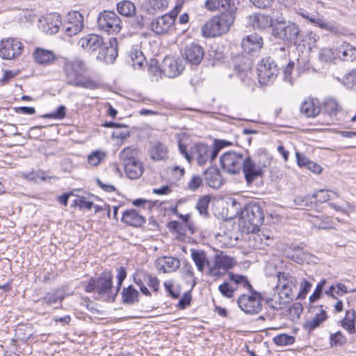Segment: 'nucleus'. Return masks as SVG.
<instances>
[{
	"label": "nucleus",
	"instance_id": "1",
	"mask_svg": "<svg viewBox=\"0 0 356 356\" xmlns=\"http://www.w3.org/2000/svg\"><path fill=\"white\" fill-rule=\"evenodd\" d=\"M86 70L85 64L82 60L79 59L66 60L64 63V72L67 84L90 90L97 88L96 81L89 77L83 76Z\"/></svg>",
	"mask_w": 356,
	"mask_h": 356
},
{
	"label": "nucleus",
	"instance_id": "2",
	"mask_svg": "<svg viewBox=\"0 0 356 356\" xmlns=\"http://www.w3.org/2000/svg\"><path fill=\"white\" fill-rule=\"evenodd\" d=\"M264 220L261 206L257 202H249L241 211L240 224L247 232H254Z\"/></svg>",
	"mask_w": 356,
	"mask_h": 356
},
{
	"label": "nucleus",
	"instance_id": "3",
	"mask_svg": "<svg viewBox=\"0 0 356 356\" xmlns=\"http://www.w3.org/2000/svg\"><path fill=\"white\" fill-rule=\"evenodd\" d=\"M236 264L237 261L235 257H231L222 251H218L213 256L211 264H208L207 275L215 280L220 279Z\"/></svg>",
	"mask_w": 356,
	"mask_h": 356
},
{
	"label": "nucleus",
	"instance_id": "4",
	"mask_svg": "<svg viewBox=\"0 0 356 356\" xmlns=\"http://www.w3.org/2000/svg\"><path fill=\"white\" fill-rule=\"evenodd\" d=\"M97 26L108 34H118L122 29V22L114 11L104 10L98 15Z\"/></svg>",
	"mask_w": 356,
	"mask_h": 356
},
{
	"label": "nucleus",
	"instance_id": "5",
	"mask_svg": "<svg viewBox=\"0 0 356 356\" xmlns=\"http://www.w3.org/2000/svg\"><path fill=\"white\" fill-rule=\"evenodd\" d=\"M299 26L291 22H277L273 26V35L281 40L296 44L300 36Z\"/></svg>",
	"mask_w": 356,
	"mask_h": 356
},
{
	"label": "nucleus",
	"instance_id": "6",
	"mask_svg": "<svg viewBox=\"0 0 356 356\" xmlns=\"http://www.w3.org/2000/svg\"><path fill=\"white\" fill-rule=\"evenodd\" d=\"M257 73L259 82L262 85L273 83L279 74V67L270 57L262 58L258 64Z\"/></svg>",
	"mask_w": 356,
	"mask_h": 356
},
{
	"label": "nucleus",
	"instance_id": "7",
	"mask_svg": "<svg viewBox=\"0 0 356 356\" xmlns=\"http://www.w3.org/2000/svg\"><path fill=\"white\" fill-rule=\"evenodd\" d=\"M250 293V294H243L238 298V305L246 314H258L262 309L261 296L253 289Z\"/></svg>",
	"mask_w": 356,
	"mask_h": 356
},
{
	"label": "nucleus",
	"instance_id": "8",
	"mask_svg": "<svg viewBox=\"0 0 356 356\" xmlns=\"http://www.w3.org/2000/svg\"><path fill=\"white\" fill-rule=\"evenodd\" d=\"M112 276L110 273H102L97 281V293L99 298L105 301H113L118 289L112 286Z\"/></svg>",
	"mask_w": 356,
	"mask_h": 356
},
{
	"label": "nucleus",
	"instance_id": "9",
	"mask_svg": "<svg viewBox=\"0 0 356 356\" xmlns=\"http://www.w3.org/2000/svg\"><path fill=\"white\" fill-rule=\"evenodd\" d=\"M219 152L218 147H212L199 143L191 147L192 160L195 159L200 165H204L208 161H213Z\"/></svg>",
	"mask_w": 356,
	"mask_h": 356
},
{
	"label": "nucleus",
	"instance_id": "10",
	"mask_svg": "<svg viewBox=\"0 0 356 356\" xmlns=\"http://www.w3.org/2000/svg\"><path fill=\"white\" fill-rule=\"evenodd\" d=\"M24 45L15 38H7L1 40L0 44V56L3 59H15L22 54Z\"/></svg>",
	"mask_w": 356,
	"mask_h": 356
},
{
	"label": "nucleus",
	"instance_id": "11",
	"mask_svg": "<svg viewBox=\"0 0 356 356\" xmlns=\"http://www.w3.org/2000/svg\"><path fill=\"white\" fill-rule=\"evenodd\" d=\"M245 156L234 152H229L220 157L222 168L229 174H236L242 169Z\"/></svg>",
	"mask_w": 356,
	"mask_h": 356
},
{
	"label": "nucleus",
	"instance_id": "12",
	"mask_svg": "<svg viewBox=\"0 0 356 356\" xmlns=\"http://www.w3.org/2000/svg\"><path fill=\"white\" fill-rule=\"evenodd\" d=\"M242 169L245 178L248 184H251L258 177L263 174V170L266 167L265 162L259 161L258 163L251 159L250 156H245Z\"/></svg>",
	"mask_w": 356,
	"mask_h": 356
},
{
	"label": "nucleus",
	"instance_id": "13",
	"mask_svg": "<svg viewBox=\"0 0 356 356\" xmlns=\"http://www.w3.org/2000/svg\"><path fill=\"white\" fill-rule=\"evenodd\" d=\"M84 26L83 16L78 11H70L67 15L64 24L65 33L68 36L76 35L81 31Z\"/></svg>",
	"mask_w": 356,
	"mask_h": 356
},
{
	"label": "nucleus",
	"instance_id": "14",
	"mask_svg": "<svg viewBox=\"0 0 356 356\" xmlns=\"http://www.w3.org/2000/svg\"><path fill=\"white\" fill-rule=\"evenodd\" d=\"M184 66L180 58L173 56H165L162 62V72L164 76L169 78H174L179 75Z\"/></svg>",
	"mask_w": 356,
	"mask_h": 356
},
{
	"label": "nucleus",
	"instance_id": "15",
	"mask_svg": "<svg viewBox=\"0 0 356 356\" xmlns=\"http://www.w3.org/2000/svg\"><path fill=\"white\" fill-rule=\"evenodd\" d=\"M62 24L60 15L58 13H49L39 19V27L47 34L56 33Z\"/></svg>",
	"mask_w": 356,
	"mask_h": 356
},
{
	"label": "nucleus",
	"instance_id": "16",
	"mask_svg": "<svg viewBox=\"0 0 356 356\" xmlns=\"http://www.w3.org/2000/svg\"><path fill=\"white\" fill-rule=\"evenodd\" d=\"M296 279L289 273H279L275 288L293 298V289L296 286Z\"/></svg>",
	"mask_w": 356,
	"mask_h": 356
},
{
	"label": "nucleus",
	"instance_id": "17",
	"mask_svg": "<svg viewBox=\"0 0 356 356\" xmlns=\"http://www.w3.org/2000/svg\"><path fill=\"white\" fill-rule=\"evenodd\" d=\"M310 313L313 316L304 324L305 328L309 332L318 327L327 318V313L322 305L312 307Z\"/></svg>",
	"mask_w": 356,
	"mask_h": 356
},
{
	"label": "nucleus",
	"instance_id": "18",
	"mask_svg": "<svg viewBox=\"0 0 356 356\" xmlns=\"http://www.w3.org/2000/svg\"><path fill=\"white\" fill-rule=\"evenodd\" d=\"M263 44L262 38L257 33H252L242 40L241 47L247 54H254L260 51Z\"/></svg>",
	"mask_w": 356,
	"mask_h": 356
},
{
	"label": "nucleus",
	"instance_id": "19",
	"mask_svg": "<svg viewBox=\"0 0 356 356\" xmlns=\"http://www.w3.org/2000/svg\"><path fill=\"white\" fill-rule=\"evenodd\" d=\"M174 22L175 19L171 15H164L152 22L151 29L157 35L165 34L170 30Z\"/></svg>",
	"mask_w": 356,
	"mask_h": 356
},
{
	"label": "nucleus",
	"instance_id": "20",
	"mask_svg": "<svg viewBox=\"0 0 356 356\" xmlns=\"http://www.w3.org/2000/svg\"><path fill=\"white\" fill-rule=\"evenodd\" d=\"M292 300L291 296L275 287L273 293L267 298L266 302L269 307L278 310L284 308Z\"/></svg>",
	"mask_w": 356,
	"mask_h": 356
},
{
	"label": "nucleus",
	"instance_id": "21",
	"mask_svg": "<svg viewBox=\"0 0 356 356\" xmlns=\"http://www.w3.org/2000/svg\"><path fill=\"white\" fill-rule=\"evenodd\" d=\"M298 14L303 18L307 19L311 23L314 24L315 26L323 29L325 30L329 31L331 33H334L336 34H340L341 32L339 30V28L334 24H330L327 22L323 17H316L314 15L309 14L306 11H300Z\"/></svg>",
	"mask_w": 356,
	"mask_h": 356
},
{
	"label": "nucleus",
	"instance_id": "22",
	"mask_svg": "<svg viewBox=\"0 0 356 356\" xmlns=\"http://www.w3.org/2000/svg\"><path fill=\"white\" fill-rule=\"evenodd\" d=\"M103 44V38L98 35L89 34L81 38L78 42L83 50L88 52H94Z\"/></svg>",
	"mask_w": 356,
	"mask_h": 356
},
{
	"label": "nucleus",
	"instance_id": "23",
	"mask_svg": "<svg viewBox=\"0 0 356 356\" xmlns=\"http://www.w3.org/2000/svg\"><path fill=\"white\" fill-rule=\"evenodd\" d=\"M220 35L227 33L234 24L236 15L223 12L220 15L213 17Z\"/></svg>",
	"mask_w": 356,
	"mask_h": 356
},
{
	"label": "nucleus",
	"instance_id": "24",
	"mask_svg": "<svg viewBox=\"0 0 356 356\" xmlns=\"http://www.w3.org/2000/svg\"><path fill=\"white\" fill-rule=\"evenodd\" d=\"M179 260L172 257H161L156 261L157 270L163 273L174 272L179 268Z\"/></svg>",
	"mask_w": 356,
	"mask_h": 356
},
{
	"label": "nucleus",
	"instance_id": "25",
	"mask_svg": "<svg viewBox=\"0 0 356 356\" xmlns=\"http://www.w3.org/2000/svg\"><path fill=\"white\" fill-rule=\"evenodd\" d=\"M185 56L190 63L199 65L204 57V51L202 47L199 44L191 43L186 45L185 48Z\"/></svg>",
	"mask_w": 356,
	"mask_h": 356
},
{
	"label": "nucleus",
	"instance_id": "26",
	"mask_svg": "<svg viewBox=\"0 0 356 356\" xmlns=\"http://www.w3.org/2000/svg\"><path fill=\"white\" fill-rule=\"evenodd\" d=\"M33 58L36 63L42 65H48L54 62L56 56L54 51L51 50L37 47L33 52Z\"/></svg>",
	"mask_w": 356,
	"mask_h": 356
},
{
	"label": "nucleus",
	"instance_id": "27",
	"mask_svg": "<svg viewBox=\"0 0 356 356\" xmlns=\"http://www.w3.org/2000/svg\"><path fill=\"white\" fill-rule=\"evenodd\" d=\"M121 220L124 223L133 227H140L145 222V218L134 209L124 211Z\"/></svg>",
	"mask_w": 356,
	"mask_h": 356
},
{
	"label": "nucleus",
	"instance_id": "28",
	"mask_svg": "<svg viewBox=\"0 0 356 356\" xmlns=\"http://www.w3.org/2000/svg\"><path fill=\"white\" fill-rule=\"evenodd\" d=\"M249 23L256 29H266L273 25L272 19L266 15L254 13L249 16Z\"/></svg>",
	"mask_w": 356,
	"mask_h": 356
},
{
	"label": "nucleus",
	"instance_id": "29",
	"mask_svg": "<svg viewBox=\"0 0 356 356\" xmlns=\"http://www.w3.org/2000/svg\"><path fill=\"white\" fill-rule=\"evenodd\" d=\"M300 111L307 118H314L320 113V104L317 99L308 98L302 103Z\"/></svg>",
	"mask_w": 356,
	"mask_h": 356
},
{
	"label": "nucleus",
	"instance_id": "30",
	"mask_svg": "<svg viewBox=\"0 0 356 356\" xmlns=\"http://www.w3.org/2000/svg\"><path fill=\"white\" fill-rule=\"evenodd\" d=\"M128 62L136 70H143L147 65V60L143 53L138 49H133L129 51Z\"/></svg>",
	"mask_w": 356,
	"mask_h": 356
},
{
	"label": "nucleus",
	"instance_id": "31",
	"mask_svg": "<svg viewBox=\"0 0 356 356\" xmlns=\"http://www.w3.org/2000/svg\"><path fill=\"white\" fill-rule=\"evenodd\" d=\"M251 234L248 238L249 245L255 249H262L264 245H268L267 241L270 239V236L264 233V231L258 230L256 232H250Z\"/></svg>",
	"mask_w": 356,
	"mask_h": 356
},
{
	"label": "nucleus",
	"instance_id": "32",
	"mask_svg": "<svg viewBox=\"0 0 356 356\" xmlns=\"http://www.w3.org/2000/svg\"><path fill=\"white\" fill-rule=\"evenodd\" d=\"M204 179L209 186L215 189L219 188L223 183L219 170L216 168H208L205 170Z\"/></svg>",
	"mask_w": 356,
	"mask_h": 356
},
{
	"label": "nucleus",
	"instance_id": "33",
	"mask_svg": "<svg viewBox=\"0 0 356 356\" xmlns=\"http://www.w3.org/2000/svg\"><path fill=\"white\" fill-rule=\"evenodd\" d=\"M126 175L131 179L139 178L144 170L143 163L138 159L124 165Z\"/></svg>",
	"mask_w": 356,
	"mask_h": 356
},
{
	"label": "nucleus",
	"instance_id": "34",
	"mask_svg": "<svg viewBox=\"0 0 356 356\" xmlns=\"http://www.w3.org/2000/svg\"><path fill=\"white\" fill-rule=\"evenodd\" d=\"M355 318L356 314L354 309H350L346 310V315L340 321L341 326L345 329L348 333L353 334L355 332Z\"/></svg>",
	"mask_w": 356,
	"mask_h": 356
},
{
	"label": "nucleus",
	"instance_id": "35",
	"mask_svg": "<svg viewBox=\"0 0 356 356\" xmlns=\"http://www.w3.org/2000/svg\"><path fill=\"white\" fill-rule=\"evenodd\" d=\"M337 57L346 60L353 61L356 58V48L349 43H343L337 50Z\"/></svg>",
	"mask_w": 356,
	"mask_h": 356
},
{
	"label": "nucleus",
	"instance_id": "36",
	"mask_svg": "<svg viewBox=\"0 0 356 356\" xmlns=\"http://www.w3.org/2000/svg\"><path fill=\"white\" fill-rule=\"evenodd\" d=\"M191 257L200 272H203L205 267H208V264H211V261L207 259L205 252L202 250H192Z\"/></svg>",
	"mask_w": 356,
	"mask_h": 356
},
{
	"label": "nucleus",
	"instance_id": "37",
	"mask_svg": "<svg viewBox=\"0 0 356 356\" xmlns=\"http://www.w3.org/2000/svg\"><path fill=\"white\" fill-rule=\"evenodd\" d=\"M116 8L121 15L127 17H132L136 14V6L130 1L124 0L118 2Z\"/></svg>",
	"mask_w": 356,
	"mask_h": 356
},
{
	"label": "nucleus",
	"instance_id": "38",
	"mask_svg": "<svg viewBox=\"0 0 356 356\" xmlns=\"http://www.w3.org/2000/svg\"><path fill=\"white\" fill-rule=\"evenodd\" d=\"M216 21L212 17L202 27V35L205 38H214L220 36V33L217 28Z\"/></svg>",
	"mask_w": 356,
	"mask_h": 356
},
{
	"label": "nucleus",
	"instance_id": "39",
	"mask_svg": "<svg viewBox=\"0 0 356 356\" xmlns=\"http://www.w3.org/2000/svg\"><path fill=\"white\" fill-rule=\"evenodd\" d=\"M168 149L164 145L156 143L150 150V156L153 160H164L168 158Z\"/></svg>",
	"mask_w": 356,
	"mask_h": 356
},
{
	"label": "nucleus",
	"instance_id": "40",
	"mask_svg": "<svg viewBox=\"0 0 356 356\" xmlns=\"http://www.w3.org/2000/svg\"><path fill=\"white\" fill-rule=\"evenodd\" d=\"M229 278L230 281L236 285L235 287H237V286H241L244 289L249 290V291H252V286L245 276L233 273H229Z\"/></svg>",
	"mask_w": 356,
	"mask_h": 356
},
{
	"label": "nucleus",
	"instance_id": "41",
	"mask_svg": "<svg viewBox=\"0 0 356 356\" xmlns=\"http://www.w3.org/2000/svg\"><path fill=\"white\" fill-rule=\"evenodd\" d=\"M138 150L136 148L131 147H127L124 148L119 154L120 159L123 162L124 165H127V163H131L136 160V155Z\"/></svg>",
	"mask_w": 356,
	"mask_h": 356
},
{
	"label": "nucleus",
	"instance_id": "42",
	"mask_svg": "<svg viewBox=\"0 0 356 356\" xmlns=\"http://www.w3.org/2000/svg\"><path fill=\"white\" fill-rule=\"evenodd\" d=\"M138 291L133 286H129L123 289L122 299L125 303L134 304L138 301Z\"/></svg>",
	"mask_w": 356,
	"mask_h": 356
},
{
	"label": "nucleus",
	"instance_id": "43",
	"mask_svg": "<svg viewBox=\"0 0 356 356\" xmlns=\"http://www.w3.org/2000/svg\"><path fill=\"white\" fill-rule=\"evenodd\" d=\"M312 224L318 229H331L333 227L331 218L329 216H316L312 220Z\"/></svg>",
	"mask_w": 356,
	"mask_h": 356
},
{
	"label": "nucleus",
	"instance_id": "44",
	"mask_svg": "<svg viewBox=\"0 0 356 356\" xmlns=\"http://www.w3.org/2000/svg\"><path fill=\"white\" fill-rule=\"evenodd\" d=\"M337 57V51L330 48H323L321 49L318 58L324 63H331Z\"/></svg>",
	"mask_w": 356,
	"mask_h": 356
},
{
	"label": "nucleus",
	"instance_id": "45",
	"mask_svg": "<svg viewBox=\"0 0 356 356\" xmlns=\"http://www.w3.org/2000/svg\"><path fill=\"white\" fill-rule=\"evenodd\" d=\"M148 11L154 14L156 12L163 11L168 7L167 0H148Z\"/></svg>",
	"mask_w": 356,
	"mask_h": 356
},
{
	"label": "nucleus",
	"instance_id": "46",
	"mask_svg": "<svg viewBox=\"0 0 356 356\" xmlns=\"http://www.w3.org/2000/svg\"><path fill=\"white\" fill-rule=\"evenodd\" d=\"M106 154L104 151L97 150L92 152L88 156V163L92 166H97L105 160Z\"/></svg>",
	"mask_w": 356,
	"mask_h": 356
},
{
	"label": "nucleus",
	"instance_id": "47",
	"mask_svg": "<svg viewBox=\"0 0 356 356\" xmlns=\"http://www.w3.org/2000/svg\"><path fill=\"white\" fill-rule=\"evenodd\" d=\"M237 287H235L232 284L227 282H225L218 286V291L220 294L227 298H233L234 293Z\"/></svg>",
	"mask_w": 356,
	"mask_h": 356
},
{
	"label": "nucleus",
	"instance_id": "48",
	"mask_svg": "<svg viewBox=\"0 0 356 356\" xmlns=\"http://www.w3.org/2000/svg\"><path fill=\"white\" fill-rule=\"evenodd\" d=\"M337 196V194L332 191L320 190L315 193L312 197L316 198L318 202H323L330 200H333Z\"/></svg>",
	"mask_w": 356,
	"mask_h": 356
},
{
	"label": "nucleus",
	"instance_id": "49",
	"mask_svg": "<svg viewBox=\"0 0 356 356\" xmlns=\"http://www.w3.org/2000/svg\"><path fill=\"white\" fill-rule=\"evenodd\" d=\"M118 56L117 40L113 38L110 40V46L106 49L105 58L109 62H113Z\"/></svg>",
	"mask_w": 356,
	"mask_h": 356
},
{
	"label": "nucleus",
	"instance_id": "50",
	"mask_svg": "<svg viewBox=\"0 0 356 356\" xmlns=\"http://www.w3.org/2000/svg\"><path fill=\"white\" fill-rule=\"evenodd\" d=\"M211 200V196L210 195H204L198 200L196 208L201 215L205 216L208 213V207Z\"/></svg>",
	"mask_w": 356,
	"mask_h": 356
},
{
	"label": "nucleus",
	"instance_id": "51",
	"mask_svg": "<svg viewBox=\"0 0 356 356\" xmlns=\"http://www.w3.org/2000/svg\"><path fill=\"white\" fill-rule=\"evenodd\" d=\"M63 298L62 291L60 290H55L51 292H49L46 294L44 298V302L51 305L57 302H61Z\"/></svg>",
	"mask_w": 356,
	"mask_h": 356
},
{
	"label": "nucleus",
	"instance_id": "52",
	"mask_svg": "<svg viewBox=\"0 0 356 356\" xmlns=\"http://www.w3.org/2000/svg\"><path fill=\"white\" fill-rule=\"evenodd\" d=\"M222 8L224 9L225 13H229L236 15L237 10V6L239 3L238 0H220Z\"/></svg>",
	"mask_w": 356,
	"mask_h": 356
},
{
	"label": "nucleus",
	"instance_id": "53",
	"mask_svg": "<svg viewBox=\"0 0 356 356\" xmlns=\"http://www.w3.org/2000/svg\"><path fill=\"white\" fill-rule=\"evenodd\" d=\"M274 343L277 346H286L292 344L294 342V338L286 334H281L273 338Z\"/></svg>",
	"mask_w": 356,
	"mask_h": 356
},
{
	"label": "nucleus",
	"instance_id": "54",
	"mask_svg": "<svg viewBox=\"0 0 356 356\" xmlns=\"http://www.w3.org/2000/svg\"><path fill=\"white\" fill-rule=\"evenodd\" d=\"M312 286V284L310 281L306 278H302L300 282V291L298 294V298H305Z\"/></svg>",
	"mask_w": 356,
	"mask_h": 356
},
{
	"label": "nucleus",
	"instance_id": "55",
	"mask_svg": "<svg viewBox=\"0 0 356 356\" xmlns=\"http://www.w3.org/2000/svg\"><path fill=\"white\" fill-rule=\"evenodd\" d=\"M325 108L330 115H336L340 110V106L334 99H328L325 104Z\"/></svg>",
	"mask_w": 356,
	"mask_h": 356
},
{
	"label": "nucleus",
	"instance_id": "56",
	"mask_svg": "<svg viewBox=\"0 0 356 356\" xmlns=\"http://www.w3.org/2000/svg\"><path fill=\"white\" fill-rule=\"evenodd\" d=\"M66 115V107L63 105L60 106L56 111L44 115L42 117L44 118H53V119H63Z\"/></svg>",
	"mask_w": 356,
	"mask_h": 356
},
{
	"label": "nucleus",
	"instance_id": "57",
	"mask_svg": "<svg viewBox=\"0 0 356 356\" xmlns=\"http://www.w3.org/2000/svg\"><path fill=\"white\" fill-rule=\"evenodd\" d=\"M113 137L119 139H126L129 137V131L127 127H122L120 124L118 127L112 134Z\"/></svg>",
	"mask_w": 356,
	"mask_h": 356
},
{
	"label": "nucleus",
	"instance_id": "58",
	"mask_svg": "<svg viewBox=\"0 0 356 356\" xmlns=\"http://www.w3.org/2000/svg\"><path fill=\"white\" fill-rule=\"evenodd\" d=\"M148 72L149 74L156 78L161 77L163 74L162 68H160L158 62L156 60H151L148 67Z\"/></svg>",
	"mask_w": 356,
	"mask_h": 356
},
{
	"label": "nucleus",
	"instance_id": "59",
	"mask_svg": "<svg viewBox=\"0 0 356 356\" xmlns=\"http://www.w3.org/2000/svg\"><path fill=\"white\" fill-rule=\"evenodd\" d=\"M298 164L300 166H306L309 169L312 168V166L317 167L319 168V165H316L314 163H312L311 161H309L308 159L305 157L303 155H302L300 152H297L296 153Z\"/></svg>",
	"mask_w": 356,
	"mask_h": 356
},
{
	"label": "nucleus",
	"instance_id": "60",
	"mask_svg": "<svg viewBox=\"0 0 356 356\" xmlns=\"http://www.w3.org/2000/svg\"><path fill=\"white\" fill-rule=\"evenodd\" d=\"M343 83L350 88L356 85V70H353L344 76Z\"/></svg>",
	"mask_w": 356,
	"mask_h": 356
},
{
	"label": "nucleus",
	"instance_id": "61",
	"mask_svg": "<svg viewBox=\"0 0 356 356\" xmlns=\"http://www.w3.org/2000/svg\"><path fill=\"white\" fill-rule=\"evenodd\" d=\"M330 344L331 346L343 345L346 343V338L340 332H337L330 335Z\"/></svg>",
	"mask_w": 356,
	"mask_h": 356
},
{
	"label": "nucleus",
	"instance_id": "62",
	"mask_svg": "<svg viewBox=\"0 0 356 356\" xmlns=\"http://www.w3.org/2000/svg\"><path fill=\"white\" fill-rule=\"evenodd\" d=\"M220 0H206L204 2V8L211 12H214L222 8Z\"/></svg>",
	"mask_w": 356,
	"mask_h": 356
},
{
	"label": "nucleus",
	"instance_id": "63",
	"mask_svg": "<svg viewBox=\"0 0 356 356\" xmlns=\"http://www.w3.org/2000/svg\"><path fill=\"white\" fill-rule=\"evenodd\" d=\"M202 185V179L198 175H193L187 184V187L192 191H196Z\"/></svg>",
	"mask_w": 356,
	"mask_h": 356
},
{
	"label": "nucleus",
	"instance_id": "64",
	"mask_svg": "<svg viewBox=\"0 0 356 356\" xmlns=\"http://www.w3.org/2000/svg\"><path fill=\"white\" fill-rule=\"evenodd\" d=\"M131 26L134 29H141L144 26V17L143 15H134V17H131Z\"/></svg>",
	"mask_w": 356,
	"mask_h": 356
}]
</instances>
